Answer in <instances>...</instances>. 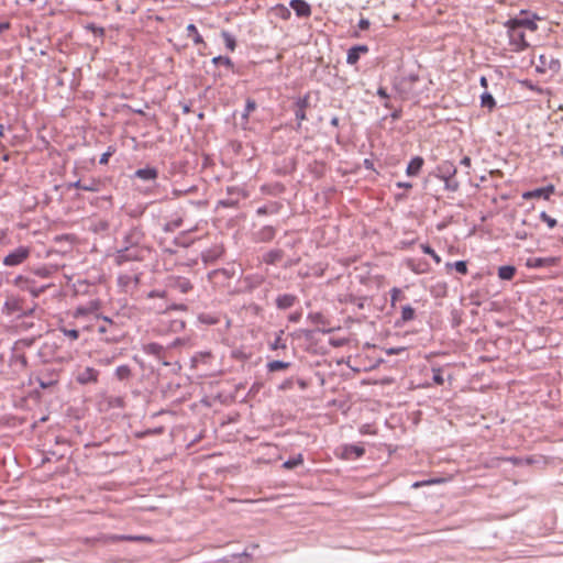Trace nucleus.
<instances>
[{
	"instance_id": "412c9836",
	"label": "nucleus",
	"mask_w": 563,
	"mask_h": 563,
	"mask_svg": "<svg viewBox=\"0 0 563 563\" xmlns=\"http://www.w3.org/2000/svg\"><path fill=\"white\" fill-rule=\"evenodd\" d=\"M416 317V311L415 309L407 305V306H404L401 308V317H400V320L397 321V324H400V323H406V322H409L411 320H413Z\"/></svg>"
},
{
	"instance_id": "5fc2aeb1",
	"label": "nucleus",
	"mask_w": 563,
	"mask_h": 563,
	"mask_svg": "<svg viewBox=\"0 0 563 563\" xmlns=\"http://www.w3.org/2000/svg\"><path fill=\"white\" fill-rule=\"evenodd\" d=\"M110 155H111V153H109V152L103 153V154L101 155V157H100L99 163H100V164H107Z\"/></svg>"
},
{
	"instance_id": "b1692460",
	"label": "nucleus",
	"mask_w": 563,
	"mask_h": 563,
	"mask_svg": "<svg viewBox=\"0 0 563 563\" xmlns=\"http://www.w3.org/2000/svg\"><path fill=\"white\" fill-rule=\"evenodd\" d=\"M302 463H303V456H302L301 453H299L296 456L290 457L289 460H287L283 464V467L286 468V470H292V468L301 465Z\"/></svg>"
},
{
	"instance_id": "4468645a",
	"label": "nucleus",
	"mask_w": 563,
	"mask_h": 563,
	"mask_svg": "<svg viewBox=\"0 0 563 563\" xmlns=\"http://www.w3.org/2000/svg\"><path fill=\"white\" fill-rule=\"evenodd\" d=\"M297 297L291 294H284L277 297L276 299V306L278 309L285 310L294 306L296 302Z\"/></svg>"
},
{
	"instance_id": "bb28decb",
	"label": "nucleus",
	"mask_w": 563,
	"mask_h": 563,
	"mask_svg": "<svg viewBox=\"0 0 563 563\" xmlns=\"http://www.w3.org/2000/svg\"><path fill=\"white\" fill-rule=\"evenodd\" d=\"M132 372L129 365H120L115 369V377L119 380L128 379L131 376Z\"/></svg>"
},
{
	"instance_id": "ddd939ff",
	"label": "nucleus",
	"mask_w": 563,
	"mask_h": 563,
	"mask_svg": "<svg viewBox=\"0 0 563 563\" xmlns=\"http://www.w3.org/2000/svg\"><path fill=\"white\" fill-rule=\"evenodd\" d=\"M423 163H424V161H423L422 157H420V156L413 157L409 162V164H408V166L406 168V174L408 176H410V177L411 176H417L420 173V170H421V168L423 166Z\"/></svg>"
},
{
	"instance_id": "de8ad7c7",
	"label": "nucleus",
	"mask_w": 563,
	"mask_h": 563,
	"mask_svg": "<svg viewBox=\"0 0 563 563\" xmlns=\"http://www.w3.org/2000/svg\"><path fill=\"white\" fill-rule=\"evenodd\" d=\"M377 95H378L382 99H384V100H389V95H388V92H387V89H386V88H384V87H379V88L377 89Z\"/></svg>"
},
{
	"instance_id": "6e6552de",
	"label": "nucleus",
	"mask_w": 563,
	"mask_h": 563,
	"mask_svg": "<svg viewBox=\"0 0 563 563\" xmlns=\"http://www.w3.org/2000/svg\"><path fill=\"white\" fill-rule=\"evenodd\" d=\"M438 173L440 179L452 178L455 177L456 167L453 163L445 161L438 166Z\"/></svg>"
},
{
	"instance_id": "3c124183",
	"label": "nucleus",
	"mask_w": 563,
	"mask_h": 563,
	"mask_svg": "<svg viewBox=\"0 0 563 563\" xmlns=\"http://www.w3.org/2000/svg\"><path fill=\"white\" fill-rule=\"evenodd\" d=\"M148 297L150 298H155V297H165V291H161V290H152L148 292Z\"/></svg>"
},
{
	"instance_id": "f704fd0d",
	"label": "nucleus",
	"mask_w": 563,
	"mask_h": 563,
	"mask_svg": "<svg viewBox=\"0 0 563 563\" xmlns=\"http://www.w3.org/2000/svg\"><path fill=\"white\" fill-rule=\"evenodd\" d=\"M360 59V54L356 52V49L354 47H351L349 51H347V56H346V63L349 65H355Z\"/></svg>"
},
{
	"instance_id": "1a4fd4ad",
	"label": "nucleus",
	"mask_w": 563,
	"mask_h": 563,
	"mask_svg": "<svg viewBox=\"0 0 563 563\" xmlns=\"http://www.w3.org/2000/svg\"><path fill=\"white\" fill-rule=\"evenodd\" d=\"M134 177L144 181H155L158 177V170L155 167H145L135 170Z\"/></svg>"
},
{
	"instance_id": "2f4dec72",
	"label": "nucleus",
	"mask_w": 563,
	"mask_h": 563,
	"mask_svg": "<svg viewBox=\"0 0 563 563\" xmlns=\"http://www.w3.org/2000/svg\"><path fill=\"white\" fill-rule=\"evenodd\" d=\"M222 37L224 40L225 46L233 52L236 47L235 38L229 32H222Z\"/></svg>"
},
{
	"instance_id": "473e14b6",
	"label": "nucleus",
	"mask_w": 563,
	"mask_h": 563,
	"mask_svg": "<svg viewBox=\"0 0 563 563\" xmlns=\"http://www.w3.org/2000/svg\"><path fill=\"white\" fill-rule=\"evenodd\" d=\"M444 181V187L449 191H456L460 188L459 181L455 177L442 179Z\"/></svg>"
},
{
	"instance_id": "69168bd1",
	"label": "nucleus",
	"mask_w": 563,
	"mask_h": 563,
	"mask_svg": "<svg viewBox=\"0 0 563 563\" xmlns=\"http://www.w3.org/2000/svg\"><path fill=\"white\" fill-rule=\"evenodd\" d=\"M101 318L106 323H109L111 327L114 325V322L109 317L103 316Z\"/></svg>"
},
{
	"instance_id": "0eeeda50",
	"label": "nucleus",
	"mask_w": 563,
	"mask_h": 563,
	"mask_svg": "<svg viewBox=\"0 0 563 563\" xmlns=\"http://www.w3.org/2000/svg\"><path fill=\"white\" fill-rule=\"evenodd\" d=\"M556 263L555 257H531L527 261V266L530 268L551 267Z\"/></svg>"
},
{
	"instance_id": "20e7f679",
	"label": "nucleus",
	"mask_w": 563,
	"mask_h": 563,
	"mask_svg": "<svg viewBox=\"0 0 563 563\" xmlns=\"http://www.w3.org/2000/svg\"><path fill=\"white\" fill-rule=\"evenodd\" d=\"M289 7L298 18H309L311 15V7L305 0H290Z\"/></svg>"
},
{
	"instance_id": "393cba45",
	"label": "nucleus",
	"mask_w": 563,
	"mask_h": 563,
	"mask_svg": "<svg viewBox=\"0 0 563 563\" xmlns=\"http://www.w3.org/2000/svg\"><path fill=\"white\" fill-rule=\"evenodd\" d=\"M481 106L483 108H487L488 110H493L496 106V101L494 99V97L488 93V92H484L482 96H481Z\"/></svg>"
},
{
	"instance_id": "c85d7f7f",
	"label": "nucleus",
	"mask_w": 563,
	"mask_h": 563,
	"mask_svg": "<svg viewBox=\"0 0 563 563\" xmlns=\"http://www.w3.org/2000/svg\"><path fill=\"white\" fill-rule=\"evenodd\" d=\"M274 12L277 16H279L283 20H288L291 15L290 10L285 7L284 4H278L274 8Z\"/></svg>"
},
{
	"instance_id": "338daca9",
	"label": "nucleus",
	"mask_w": 563,
	"mask_h": 563,
	"mask_svg": "<svg viewBox=\"0 0 563 563\" xmlns=\"http://www.w3.org/2000/svg\"><path fill=\"white\" fill-rule=\"evenodd\" d=\"M200 320L207 323H216V320L210 318L205 319L203 317H200Z\"/></svg>"
},
{
	"instance_id": "a18cd8bd",
	"label": "nucleus",
	"mask_w": 563,
	"mask_h": 563,
	"mask_svg": "<svg viewBox=\"0 0 563 563\" xmlns=\"http://www.w3.org/2000/svg\"><path fill=\"white\" fill-rule=\"evenodd\" d=\"M357 26H358L360 30L366 31V30L369 29L371 22H369V20H367L365 18H361L360 21H358Z\"/></svg>"
},
{
	"instance_id": "4be33fe9",
	"label": "nucleus",
	"mask_w": 563,
	"mask_h": 563,
	"mask_svg": "<svg viewBox=\"0 0 563 563\" xmlns=\"http://www.w3.org/2000/svg\"><path fill=\"white\" fill-rule=\"evenodd\" d=\"M144 352L161 358L164 352V347L158 343H148L144 346Z\"/></svg>"
},
{
	"instance_id": "49530a36",
	"label": "nucleus",
	"mask_w": 563,
	"mask_h": 563,
	"mask_svg": "<svg viewBox=\"0 0 563 563\" xmlns=\"http://www.w3.org/2000/svg\"><path fill=\"white\" fill-rule=\"evenodd\" d=\"M350 451L353 452L356 457H361L365 453L364 448L357 445H351Z\"/></svg>"
},
{
	"instance_id": "a211bd4d",
	"label": "nucleus",
	"mask_w": 563,
	"mask_h": 563,
	"mask_svg": "<svg viewBox=\"0 0 563 563\" xmlns=\"http://www.w3.org/2000/svg\"><path fill=\"white\" fill-rule=\"evenodd\" d=\"M283 257H284V251L276 249V250H271L269 252H267L264 255L263 261L266 264L274 265V264H277L278 262H280Z\"/></svg>"
},
{
	"instance_id": "79ce46f5",
	"label": "nucleus",
	"mask_w": 563,
	"mask_h": 563,
	"mask_svg": "<svg viewBox=\"0 0 563 563\" xmlns=\"http://www.w3.org/2000/svg\"><path fill=\"white\" fill-rule=\"evenodd\" d=\"M256 109V102L253 99H247L245 104V111L243 113V118H247L251 112Z\"/></svg>"
},
{
	"instance_id": "f8f14e48",
	"label": "nucleus",
	"mask_w": 563,
	"mask_h": 563,
	"mask_svg": "<svg viewBox=\"0 0 563 563\" xmlns=\"http://www.w3.org/2000/svg\"><path fill=\"white\" fill-rule=\"evenodd\" d=\"M275 235H276V230H275V228H273L271 225L263 227L255 234L256 241H258V242H269L275 238Z\"/></svg>"
},
{
	"instance_id": "0e129e2a",
	"label": "nucleus",
	"mask_w": 563,
	"mask_h": 563,
	"mask_svg": "<svg viewBox=\"0 0 563 563\" xmlns=\"http://www.w3.org/2000/svg\"><path fill=\"white\" fill-rule=\"evenodd\" d=\"M540 59V63L543 67H545L548 64H547V56L545 55H540L539 57Z\"/></svg>"
},
{
	"instance_id": "4c0bfd02",
	"label": "nucleus",
	"mask_w": 563,
	"mask_h": 563,
	"mask_svg": "<svg viewBox=\"0 0 563 563\" xmlns=\"http://www.w3.org/2000/svg\"><path fill=\"white\" fill-rule=\"evenodd\" d=\"M540 219L547 223V225L550 228V229H553L555 225H556V220L552 217H550L545 211H542L540 213Z\"/></svg>"
},
{
	"instance_id": "e2e57ef3",
	"label": "nucleus",
	"mask_w": 563,
	"mask_h": 563,
	"mask_svg": "<svg viewBox=\"0 0 563 563\" xmlns=\"http://www.w3.org/2000/svg\"><path fill=\"white\" fill-rule=\"evenodd\" d=\"M172 309H175V310H186V306L180 303V305H174L172 306Z\"/></svg>"
},
{
	"instance_id": "f3484780",
	"label": "nucleus",
	"mask_w": 563,
	"mask_h": 563,
	"mask_svg": "<svg viewBox=\"0 0 563 563\" xmlns=\"http://www.w3.org/2000/svg\"><path fill=\"white\" fill-rule=\"evenodd\" d=\"M172 286L181 294H187L192 289V284L185 277L175 278Z\"/></svg>"
},
{
	"instance_id": "8fccbe9b",
	"label": "nucleus",
	"mask_w": 563,
	"mask_h": 563,
	"mask_svg": "<svg viewBox=\"0 0 563 563\" xmlns=\"http://www.w3.org/2000/svg\"><path fill=\"white\" fill-rule=\"evenodd\" d=\"M356 52L361 55V54H366L368 52V46L367 45H355L353 46Z\"/></svg>"
},
{
	"instance_id": "6e6d98bb",
	"label": "nucleus",
	"mask_w": 563,
	"mask_h": 563,
	"mask_svg": "<svg viewBox=\"0 0 563 563\" xmlns=\"http://www.w3.org/2000/svg\"><path fill=\"white\" fill-rule=\"evenodd\" d=\"M461 165L465 166V167H470L471 166V158L468 156H464L462 159H461Z\"/></svg>"
},
{
	"instance_id": "2eb2a0df",
	"label": "nucleus",
	"mask_w": 563,
	"mask_h": 563,
	"mask_svg": "<svg viewBox=\"0 0 563 563\" xmlns=\"http://www.w3.org/2000/svg\"><path fill=\"white\" fill-rule=\"evenodd\" d=\"M78 382L81 384L95 383L98 379V372L91 367H86L79 375Z\"/></svg>"
},
{
	"instance_id": "c03bdc74",
	"label": "nucleus",
	"mask_w": 563,
	"mask_h": 563,
	"mask_svg": "<svg viewBox=\"0 0 563 563\" xmlns=\"http://www.w3.org/2000/svg\"><path fill=\"white\" fill-rule=\"evenodd\" d=\"M433 382L437 385H443L444 378L440 368H433Z\"/></svg>"
},
{
	"instance_id": "423d86ee",
	"label": "nucleus",
	"mask_w": 563,
	"mask_h": 563,
	"mask_svg": "<svg viewBox=\"0 0 563 563\" xmlns=\"http://www.w3.org/2000/svg\"><path fill=\"white\" fill-rule=\"evenodd\" d=\"M309 107V97L305 96L302 98H299L296 101V110L295 115L298 120V126H300L301 122L307 120L306 110Z\"/></svg>"
},
{
	"instance_id": "f03ea898",
	"label": "nucleus",
	"mask_w": 563,
	"mask_h": 563,
	"mask_svg": "<svg viewBox=\"0 0 563 563\" xmlns=\"http://www.w3.org/2000/svg\"><path fill=\"white\" fill-rule=\"evenodd\" d=\"M30 255V250L25 246H19L3 258L5 266H16L22 264Z\"/></svg>"
},
{
	"instance_id": "cd10ccee",
	"label": "nucleus",
	"mask_w": 563,
	"mask_h": 563,
	"mask_svg": "<svg viewBox=\"0 0 563 563\" xmlns=\"http://www.w3.org/2000/svg\"><path fill=\"white\" fill-rule=\"evenodd\" d=\"M212 63L214 65H223L225 66L228 69H233L234 67V64L232 62V59L230 57H227V56H217V57H213L212 58Z\"/></svg>"
},
{
	"instance_id": "7ed1b4c3",
	"label": "nucleus",
	"mask_w": 563,
	"mask_h": 563,
	"mask_svg": "<svg viewBox=\"0 0 563 563\" xmlns=\"http://www.w3.org/2000/svg\"><path fill=\"white\" fill-rule=\"evenodd\" d=\"M141 260L140 251L135 246H124L117 252L115 262L121 265L130 261Z\"/></svg>"
},
{
	"instance_id": "774afa93",
	"label": "nucleus",
	"mask_w": 563,
	"mask_h": 563,
	"mask_svg": "<svg viewBox=\"0 0 563 563\" xmlns=\"http://www.w3.org/2000/svg\"><path fill=\"white\" fill-rule=\"evenodd\" d=\"M391 118H393V119H399V118H400V111H399V110L395 111V112L391 114Z\"/></svg>"
},
{
	"instance_id": "603ef678",
	"label": "nucleus",
	"mask_w": 563,
	"mask_h": 563,
	"mask_svg": "<svg viewBox=\"0 0 563 563\" xmlns=\"http://www.w3.org/2000/svg\"><path fill=\"white\" fill-rule=\"evenodd\" d=\"M396 186L398 188H402V189H411L412 188V184L411 183H407V181H399L396 184Z\"/></svg>"
},
{
	"instance_id": "dca6fc26",
	"label": "nucleus",
	"mask_w": 563,
	"mask_h": 563,
	"mask_svg": "<svg viewBox=\"0 0 563 563\" xmlns=\"http://www.w3.org/2000/svg\"><path fill=\"white\" fill-rule=\"evenodd\" d=\"M554 191V187L553 186H549L547 188H538L536 190H532V191H528L526 194H523V198L528 199V198H544V199H549L550 195L553 194Z\"/></svg>"
},
{
	"instance_id": "f257e3e1",
	"label": "nucleus",
	"mask_w": 563,
	"mask_h": 563,
	"mask_svg": "<svg viewBox=\"0 0 563 563\" xmlns=\"http://www.w3.org/2000/svg\"><path fill=\"white\" fill-rule=\"evenodd\" d=\"M538 20H540V18L536 13L521 10L517 16L511 18L504 23L512 52L520 53L530 46V43L527 40V33L537 32Z\"/></svg>"
},
{
	"instance_id": "6ab92c4d",
	"label": "nucleus",
	"mask_w": 563,
	"mask_h": 563,
	"mask_svg": "<svg viewBox=\"0 0 563 563\" xmlns=\"http://www.w3.org/2000/svg\"><path fill=\"white\" fill-rule=\"evenodd\" d=\"M74 188L81 189L85 191H97L98 183L96 180H77L76 183L70 185Z\"/></svg>"
},
{
	"instance_id": "39448f33",
	"label": "nucleus",
	"mask_w": 563,
	"mask_h": 563,
	"mask_svg": "<svg viewBox=\"0 0 563 563\" xmlns=\"http://www.w3.org/2000/svg\"><path fill=\"white\" fill-rule=\"evenodd\" d=\"M309 319L311 322L318 327V330L328 333L332 331V328H330L329 320L321 313V312H313L309 314Z\"/></svg>"
},
{
	"instance_id": "e433bc0d",
	"label": "nucleus",
	"mask_w": 563,
	"mask_h": 563,
	"mask_svg": "<svg viewBox=\"0 0 563 563\" xmlns=\"http://www.w3.org/2000/svg\"><path fill=\"white\" fill-rule=\"evenodd\" d=\"M283 331L275 338V340L269 344L272 350L286 349V342L282 338Z\"/></svg>"
},
{
	"instance_id": "c756f323",
	"label": "nucleus",
	"mask_w": 563,
	"mask_h": 563,
	"mask_svg": "<svg viewBox=\"0 0 563 563\" xmlns=\"http://www.w3.org/2000/svg\"><path fill=\"white\" fill-rule=\"evenodd\" d=\"M446 267L451 268L454 267L455 271L462 275L467 274V264L465 261H457L454 263H446Z\"/></svg>"
},
{
	"instance_id": "bf43d9fd",
	"label": "nucleus",
	"mask_w": 563,
	"mask_h": 563,
	"mask_svg": "<svg viewBox=\"0 0 563 563\" xmlns=\"http://www.w3.org/2000/svg\"><path fill=\"white\" fill-rule=\"evenodd\" d=\"M98 332H99L100 334H104V333H107V332H108V327H107L106 324L99 325V328H98Z\"/></svg>"
},
{
	"instance_id": "7c9ffc66",
	"label": "nucleus",
	"mask_w": 563,
	"mask_h": 563,
	"mask_svg": "<svg viewBox=\"0 0 563 563\" xmlns=\"http://www.w3.org/2000/svg\"><path fill=\"white\" fill-rule=\"evenodd\" d=\"M86 30L90 31L95 36L102 38L104 36V29L96 25L95 23H88L85 26Z\"/></svg>"
},
{
	"instance_id": "09e8293b",
	"label": "nucleus",
	"mask_w": 563,
	"mask_h": 563,
	"mask_svg": "<svg viewBox=\"0 0 563 563\" xmlns=\"http://www.w3.org/2000/svg\"><path fill=\"white\" fill-rule=\"evenodd\" d=\"M272 212H273V211H272V210H269V208H268L267 206L260 207V208H257V210H256V213H257L258 216H266V214L272 213Z\"/></svg>"
},
{
	"instance_id": "aec40b11",
	"label": "nucleus",
	"mask_w": 563,
	"mask_h": 563,
	"mask_svg": "<svg viewBox=\"0 0 563 563\" xmlns=\"http://www.w3.org/2000/svg\"><path fill=\"white\" fill-rule=\"evenodd\" d=\"M516 274V267L511 265L500 266L498 268V277L504 280H511Z\"/></svg>"
},
{
	"instance_id": "a878e982",
	"label": "nucleus",
	"mask_w": 563,
	"mask_h": 563,
	"mask_svg": "<svg viewBox=\"0 0 563 563\" xmlns=\"http://www.w3.org/2000/svg\"><path fill=\"white\" fill-rule=\"evenodd\" d=\"M187 33H188V36H192V41L195 44H202L203 43V38L202 36L199 34L197 27L195 24H188L187 25Z\"/></svg>"
},
{
	"instance_id": "a19ab883",
	"label": "nucleus",
	"mask_w": 563,
	"mask_h": 563,
	"mask_svg": "<svg viewBox=\"0 0 563 563\" xmlns=\"http://www.w3.org/2000/svg\"><path fill=\"white\" fill-rule=\"evenodd\" d=\"M137 231L136 230H132L126 236H125V244L126 246H134L137 241H136V236H137Z\"/></svg>"
},
{
	"instance_id": "052dcab7",
	"label": "nucleus",
	"mask_w": 563,
	"mask_h": 563,
	"mask_svg": "<svg viewBox=\"0 0 563 563\" xmlns=\"http://www.w3.org/2000/svg\"><path fill=\"white\" fill-rule=\"evenodd\" d=\"M299 318H300L299 313L290 314L289 316V321L297 322L299 320Z\"/></svg>"
},
{
	"instance_id": "9d476101",
	"label": "nucleus",
	"mask_w": 563,
	"mask_h": 563,
	"mask_svg": "<svg viewBox=\"0 0 563 563\" xmlns=\"http://www.w3.org/2000/svg\"><path fill=\"white\" fill-rule=\"evenodd\" d=\"M223 253L222 246H213L211 249H208L201 253V258L205 263H212L217 258H219Z\"/></svg>"
},
{
	"instance_id": "4d7b16f0",
	"label": "nucleus",
	"mask_w": 563,
	"mask_h": 563,
	"mask_svg": "<svg viewBox=\"0 0 563 563\" xmlns=\"http://www.w3.org/2000/svg\"><path fill=\"white\" fill-rule=\"evenodd\" d=\"M10 27L9 22H0V33L7 31Z\"/></svg>"
},
{
	"instance_id": "58836bf2",
	"label": "nucleus",
	"mask_w": 563,
	"mask_h": 563,
	"mask_svg": "<svg viewBox=\"0 0 563 563\" xmlns=\"http://www.w3.org/2000/svg\"><path fill=\"white\" fill-rule=\"evenodd\" d=\"M402 292L399 288H396L394 287L391 290H390V303H391V307H395L396 305V301L399 300L400 298H402Z\"/></svg>"
},
{
	"instance_id": "ea45409f",
	"label": "nucleus",
	"mask_w": 563,
	"mask_h": 563,
	"mask_svg": "<svg viewBox=\"0 0 563 563\" xmlns=\"http://www.w3.org/2000/svg\"><path fill=\"white\" fill-rule=\"evenodd\" d=\"M408 266L411 268L412 272L416 274H423L428 271V265L426 263L415 265L412 262L408 264Z\"/></svg>"
},
{
	"instance_id": "c9c22d12",
	"label": "nucleus",
	"mask_w": 563,
	"mask_h": 563,
	"mask_svg": "<svg viewBox=\"0 0 563 563\" xmlns=\"http://www.w3.org/2000/svg\"><path fill=\"white\" fill-rule=\"evenodd\" d=\"M181 224H183V219H181V218H178V219L172 220V221L167 222V223L164 225V231H165V232H173V231H175L176 229H178Z\"/></svg>"
},
{
	"instance_id": "864d4df0",
	"label": "nucleus",
	"mask_w": 563,
	"mask_h": 563,
	"mask_svg": "<svg viewBox=\"0 0 563 563\" xmlns=\"http://www.w3.org/2000/svg\"><path fill=\"white\" fill-rule=\"evenodd\" d=\"M210 356H211L210 352H200L196 356H194V361L197 362L198 357L205 358V357H210Z\"/></svg>"
},
{
	"instance_id": "680f3d73",
	"label": "nucleus",
	"mask_w": 563,
	"mask_h": 563,
	"mask_svg": "<svg viewBox=\"0 0 563 563\" xmlns=\"http://www.w3.org/2000/svg\"><path fill=\"white\" fill-rule=\"evenodd\" d=\"M331 125L339 126L340 119L338 117H333L330 121Z\"/></svg>"
},
{
	"instance_id": "37998d69",
	"label": "nucleus",
	"mask_w": 563,
	"mask_h": 563,
	"mask_svg": "<svg viewBox=\"0 0 563 563\" xmlns=\"http://www.w3.org/2000/svg\"><path fill=\"white\" fill-rule=\"evenodd\" d=\"M60 331L64 333V335L70 338L71 340H77L79 338V332L76 329L62 328Z\"/></svg>"
},
{
	"instance_id": "5701e85b",
	"label": "nucleus",
	"mask_w": 563,
	"mask_h": 563,
	"mask_svg": "<svg viewBox=\"0 0 563 563\" xmlns=\"http://www.w3.org/2000/svg\"><path fill=\"white\" fill-rule=\"evenodd\" d=\"M266 366L268 372L274 373L289 368L290 363L284 361H272L268 362Z\"/></svg>"
},
{
	"instance_id": "13d9d810",
	"label": "nucleus",
	"mask_w": 563,
	"mask_h": 563,
	"mask_svg": "<svg viewBox=\"0 0 563 563\" xmlns=\"http://www.w3.org/2000/svg\"><path fill=\"white\" fill-rule=\"evenodd\" d=\"M132 537H124V536H114L112 537V540H133Z\"/></svg>"
},
{
	"instance_id": "9b49d317",
	"label": "nucleus",
	"mask_w": 563,
	"mask_h": 563,
	"mask_svg": "<svg viewBox=\"0 0 563 563\" xmlns=\"http://www.w3.org/2000/svg\"><path fill=\"white\" fill-rule=\"evenodd\" d=\"M99 308H100V302L98 300H91L85 306L77 307V309L75 311V317L93 313V312L98 311Z\"/></svg>"
},
{
	"instance_id": "72a5a7b5",
	"label": "nucleus",
	"mask_w": 563,
	"mask_h": 563,
	"mask_svg": "<svg viewBox=\"0 0 563 563\" xmlns=\"http://www.w3.org/2000/svg\"><path fill=\"white\" fill-rule=\"evenodd\" d=\"M421 250L424 254L430 255L437 264L441 262V257L435 253V251L429 244H421Z\"/></svg>"
}]
</instances>
